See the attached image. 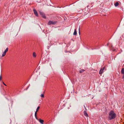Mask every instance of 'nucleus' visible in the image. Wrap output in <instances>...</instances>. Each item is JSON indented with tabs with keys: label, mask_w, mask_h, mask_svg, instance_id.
<instances>
[{
	"label": "nucleus",
	"mask_w": 124,
	"mask_h": 124,
	"mask_svg": "<svg viewBox=\"0 0 124 124\" xmlns=\"http://www.w3.org/2000/svg\"><path fill=\"white\" fill-rule=\"evenodd\" d=\"M116 114L113 111L111 110L109 113L108 118L109 120L114 119L116 118Z\"/></svg>",
	"instance_id": "nucleus-1"
},
{
	"label": "nucleus",
	"mask_w": 124,
	"mask_h": 124,
	"mask_svg": "<svg viewBox=\"0 0 124 124\" xmlns=\"http://www.w3.org/2000/svg\"><path fill=\"white\" fill-rule=\"evenodd\" d=\"M57 22L56 21H49L48 22V25H50L51 24L54 25L57 23Z\"/></svg>",
	"instance_id": "nucleus-2"
},
{
	"label": "nucleus",
	"mask_w": 124,
	"mask_h": 124,
	"mask_svg": "<svg viewBox=\"0 0 124 124\" xmlns=\"http://www.w3.org/2000/svg\"><path fill=\"white\" fill-rule=\"evenodd\" d=\"M39 12L40 14L42 17L46 19V17L45 16V15L43 12L41 11H39Z\"/></svg>",
	"instance_id": "nucleus-3"
},
{
	"label": "nucleus",
	"mask_w": 124,
	"mask_h": 124,
	"mask_svg": "<svg viewBox=\"0 0 124 124\" xmlns=\"http://www.w3.org/2000/svg\"><path fill=\"white\" fill-rule=\"evenodd\" d=\"M8 48L7 47L4 51V52L3 53V54L2 55V57L4 56L5 55L6 53L8 50Z\"/></svg>",
	"instance_id": "nucleus-4"
},
{
	"label": "nucleus",
	"mask_w": 124,
	"mask_h": 124,
	"mask_svg": "<svg viewBox=\"0 0 124 124\" xmlns=\"http://www.w3.org/2000/svg\"><path fill=\"white\" fill-rule=\"evenodd\" d=\"M105 67H104L103 68L101 69L99 71V73L100 74H101L103 73V71L105 69Z\"/></svg>",
	"instance_id": "nucleus-5"
},
{
	"label": "nucleus",
	"mask_w": 124,
	"mask_h": 124,
	"mask_svg": "<svg viewBox=\"0 0 124 124\" xmlns=\"http://www.w3.org/2000/svg\"><path fill=\"white\" fill-rule=\"evenodd\" d=\"M33 11L34 12V13L35 15L37 16H38V14L37 13V11L36 10V9H33Z\"/></svg>",
	"instance_id": "nucleus-6"
},
{
	"label": "nucleus",
	"mask_w": 124,
	"mask_h": 124,
	"mask_svg": "<svg viewBox=\"0 0 124 124\" xmlns=\"http://www.w3.org/2000/svg\"><path fill=\"white\" fill-rule=\"evenodd\" d=\"M84 115L86 117L88 116V115L87 112L86 110H85L84 112Z\"/></svg>",
	"instance_id": "nucleus-7"
},
{
	"label": "nucleus",
	"mask_w": 124,
	"mask_h": 124,
	"mask_svg": "<svg viewBox=\"0 0 124 124\" xmlns=\"http://www.w3.org/2000/svg\"><path fill=\"white\" fill-rule=\"evenodd\" d=\"M119 4V3H118V2H117L114 4V5L115 7H116Z\"/></svg>",
	"instance_id": "nucleus-8"
},
{
	"label": "nucleus",
	"mask_w": 124,
	"mask_h": 124,
	"mask_svg": "<svg viewBox=\"0 0 124 124\" xmlns=\"http://www.w3.org/2000/svg\"><path fill=\"white\" fill-rule=\"evenodd\" d=\"M39 122L41 124H43L44 120L41 119H39Z\"/></svg>",
	"instance_id": "nucleus-9"
},
{
	"label": "nucleus",
	"mask_w": 124,
	"mask_h": 124,
	"mask_svg": "<svg viewBox=\"0 0 124 124\" xmlns=\"http://www.w3.org/2000/svg\"><path fill=\"white\" fill-rule=\"evenodd\" d=\"M77 34V32L76 30V29H75L74 32L73 33V35H76Z\"/></svg>",
	"instance_id": "nucleus-10"
},
{
	"label": "nucleus",
	"mask_w": 124,
	"mask_h": 124,
	"mask_svg": "<svg viewBox=\"0 0 124 124\" xmlns=\"http://www.w3.org/2000/svg\"><path fill=\"white\" fill-rule=\"evenodd\" d=\"M122 74H124V68H122L121 70Z\"/></svg>",
	"instance_id": "nucleus-11"
},
{
	"label": "nucleus",
	"mask_w": 124,
	"mask_h": 124,
	"mask_svg": "<svg viewBox=\"0 0 124 124\" xmlns=\"http://www.w3.org/2000/svg\"><path fill=\"white\" fill-rule=\"evenodd\" d=\"M36 55L35 52H34L33 53V56L34 57H36Z\"/></svg>",
	"instance_id": "nucleus-12"
},
{
	"label": "nucleus",
	"mask_w": 124,
	"mask_h": 124,
	"mask_svg": "<svg viewBox=\"0 0 124 124\" xmlns=\"http://www.w3.org/2000/svg\"><path fill=\"white\" fill-rule=\"evenodd\" d=\"M40 96L42 98H44V95L43 94H41Z\"/></svg>",
	"instance_id": "nucleus-13"
},
{
	"label": "nucleus",
	"mask_w": 124,
	"mask_h": 124,
	"mask_svg": "<svg viewBox=\"0 0 124 124\" xmlns=\"http://www.w3.org/2000/svg\"><path fill=\"white\" fill-rule=\"evenodd\" d=\"M39 107H37V109H36V111L37 112L38 111V110L39 109Z\"/></svg>",
	"instance_id": "nucleus-14"
},
{
	"label": "nucleus",
	"mask_w": 124,
	"mask_h": 124,
	"mask_svg": "<svg viewBox=\"0 0 124 124\" xmlns=\"http://www.w3.org/2000/svg\"><path fill=\"white\" fill-rule=\"evenodd\" d=\"M37 111H36L35 113V117H36L37 116Z\"/></svg>",
	"instance_id": "nucleus-15"
},
{
	"label": "nucleus",
	"mask_w": 124,
	"mask_h": 124,
	"mask_svg": "<svg viewBox=\"0 0 124 124\" xmlns=\"http://www.w3.org/2000/svg\"><path fill=\"white\" fill-rule=\"evenodd\" d=\"M1 75H0V81L1 80Z\"/></svg>",
	"instance_id": "nucleus-16"
},
{
	"label": "nucleus",
	"mask_w": 124,
	"mask_h": 124,
	"mask_svg": "<svg viewBox=\"0 0 124 124\" xmlns=\"http://www.w3.org/2000/svg\"><path fill=\"white\" fill-rule=\"evenodd\" d=\"M84 108H85V109L86 110H87V109H86V107H85V105H84Z\"/></svg>",
	"instance_id": "nucleus-17"
},
{
	"label": "nucleus",
	"mask_w": 124,
	"mask_h": 124,
	"mask_svg": "<svg viewBox=\"0 0 124 124\" xmlns=\"http://www.w3.org/2000/svg\"><path fill=\"white\" fill-rule=\"evenodd\" d=\"M2 83L5 86H6V85L4 83V82H2Z\"/></svg>",
	"instance_id": "nucleus-18"
},
{
	"label": "nucleus",
	"mask_w": 124,
	"mask_h": 124,
	"mask_svg": "<svg viewBox=\"0 0 124 124\" xmlns=\"http://www.w3.org/2000/svg\"><path fill=\"white\" fill-rule=\"evenodd\" d=\"M82 71L81 70L79 72L80 73H81L82 72Z\"/></svg>",
	"instance_id": "nucleus-19"
},
{
	"label": "nucleus",
	"mask_w": 124,
	"mask_h": 124,
	"mask_svg": "<svg viewBox=\"0 0 124 124\" xmlns=\"http://www.w3.org/2000/svg\"><path fill=\"white\" fill-rule=\"evenodd\" d=\"M122 78H123L124 79V75L123 76V77H122Z\"/></svg>",
	"instance_id": "nucleus-20"
},
{
	"label": "nucleus",
	"mask_w": 124,
	"mask_h": 124,
	"mask_svg": "<svg viewBox=\"0 0 124 124\" xmlns=\"http://www.w3.org/2000/svg\"><path fill=\"white\" fill-rule=\"evenodd\" d=\"M79 34H80L79 28Z\"/></svg>",
	"instance_id": "nucleus-21"
},
{
	"label": "nucleus",
	"mask_w": 124,
	"mask_h": 124,
	"mask_svg": "<svg viewBox=\"0 0 124 124\" xmlns=\"http://www.w3.org/2000/svg\"><path fill=\"white\" fill-rule=\"evenodd\" d=\"M35 117V118H36V119H38V118H37V116H36V117Z\"/></svg>",
	"instance_id": "nucleus-22"
},
{
	"label": "nucleus",
	"mask_w": 124,
	"mask_h": 124,
	"mask_svg": "<svg viewBox=\"0 0 124 124\" xmlns=\"http://www.w3.org/2000/svg\"><path fill=\"white\" fill-rule=\"evenodd\" d=\"M88 6H87V8H88Z\"/></svg>",
	"instance_id": "nucleus-23"
}]
</instances>
